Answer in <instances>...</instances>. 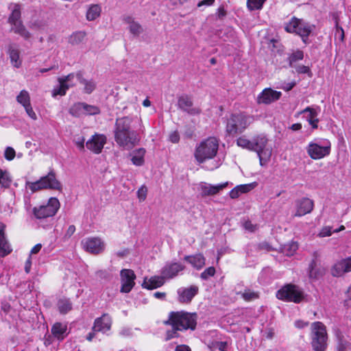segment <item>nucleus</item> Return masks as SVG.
Returning <instances> with one entry per match:
<instances>
[{
    "instance_id": "28",
    "label": "nucleus",
    "mask_w": 351,
    "mask_h": 351,
    "mask_svg": "<svg viewBox=\"0 0 351 351\" xmlns=\"http://www.w3.org/2000/svg\"><path fill=\"white\" fill-rule=\"evenodd\" d=\"M184 259L198 270L202 269L206 263V259L202 254L185 256Z\"/></svg>"
},
{
    "instance_id": "56",
    "label": "nucleus",
    "mask_w": 351,
    "mask_h": 351,
    "mask_svg": "<svg viewBox=\"0 0 351 351\" xmlns=\"http://www.w3.org/2000/svg\"><path fill=\"white\" fill-rule=\"evenodd\" d=\"M166 279L168 278L163 277V275L162 274L160 276H155V289L162 286L165 284Z\"/></svg>"
},
{
    "instance_id": "25",
    "label": "nucleus",
    "mask_w": 351,
    "mask_h": 351,
    "mask_svg": "<svg viewBox=\"0 0 351 351\" xmlns=\"http://www.w3.org/2000/svg\"><path fill=\"white\" fill-rule=\"evenodd\" d=\"M116 143L121 147L125 149H130L138 142L136 134L120 136V141L118 136H114Z\"/></svg>"
},
{
    "instance_id": "45",
    "label": "nucleus",
    "mask_w": 351,
    "mask_h": 351,
    "mask_svg": "<svg viewBox=\"0 0 351 351\" xmlns=\"http://www.w3.org/2000/svg\"><path fill=\"white\" fill-rule=\"evenodd\" d=\"M215 269L214 267H209L208 268H206L201 274H200V278L202 279V280H208L210 277H212L215 275Z\"/></svg>"
},
{
    "instance_id": "30",
    "label": "nucleus",
    "mask_w": 351,
    "mask_h": 351,
    "mask_svg": "<svg viewBox=\"0 0 351 351\" xmlns=\"http://www.w3.org/2000/svg\"><path fill=\"white\" fill-rule=\"evenodd\" d=\"M10 31L19 35L25 40H29L32 37L31 33L27 29L22 22L11 25Z\"/></svg>"
},
{
    "instance_id": "40",
    "label": "nucleus",
    "mask_w": 351,
    "mask_h": 351,
    "mask_svg": "<svg viewBox=\"0 0 351 351\" xmlns=\"http://www.w3.org/2000/svg\"><path fill=\"white\" fill-rule=\"evenodd\" d=\"M237 144L239 147H241L243 148H245V149L252 151V149H253L252 141H250L244 136L239 137L237 140Z\"/></svg>"
},
{
    "instance_id": "55",
    "label": "nucleus",
    "mask_w": 351,
    "mask_h": 351,
    "mask_svg": "<svg viewBox=\"0 0 351 351\" xmlns=\"http://www.w3.org/2000/svg\"><path fill=\"white\" fill-rule=\"evenodd\" d=\"M243 227L246 230L253 232L257 229V226L254 225L250 221H245L243 223Z\"/></svg>"
},
{
    "instance_id": "21",
    "label": "nucleus",
    "mask_w": 351,
    "mask_h": 351,
    "mask_svg": "<svg viewBox=\"0 0 351 351\" xmlns=\"http://www.w3.org/2000/svg\"><path fill=\"white\" fill-rule=\"evenodd\" d=\"M112 326V319L108 314H104L101 317L97 318L93 326V331L106 333L109 331Z\"/></svg>"
},
{
    "instance_id": "49",
    "label": "nucleus",
    "mask_w": 351,
    "mask_h": 351,
    "mask_svg": "<svg viewBox=\"0 0 351 351\" xmlns=\"http://www.w3.org/2000/svg\"><path fill=\"white\" fill-rule=\"evenodd\" d=\"M239 189V191L241 194L246 193L250 191L254 187V184H241L237 186Z\"/></svg>"
},
{
    "instance_id": "20",
    "label": "nucleus",
    "mask_w": 351,
    "mask_h": 351,
    "mask_svg": "<svg viewBox=\"0 0 351 351\" xmlns=\"http://www.w3.org/2000/svg\"><path fill=\"white\" fill-rule=\"evenodd\" d=\"M350 271H351V258L337 262L331 268V274L335 277H340Z\"/></svg>"
},
{
    "instance_id": "47",
    "label": "nucleus",
    "mask_w": 351,
    "mask_h": 351,
    "mask_svg": "<svg viewBox=\"0 0 351 351\" xmlns=\"http://www.w3.org/2000/svg\"><path fill=\"white\" fill-rule=\"evenodd\" d=\"M243 298L246 301H251L258 298V295L256 293L250 290H245L242 293Z\"/></svg>"
},
{
    "instance_id": "64",
    "label": "nucleus",
    "mask_w": 351,
    "mask_h": 351,
    "mask_svg": "<svg viewBox=\"0 0 351 351\" xmlns=\"http://www.w3.org/2000/svg\"><path fill=\"white\" fill-rule=\"evenodd\" d=\"M175 351H191V348L186 345H179L176 348Z\"/></svg>"
},
{
    "instance_id": "6",
    "label": "nucleus",
    "mask_w": 351,
    "mask_h": 351,
    "mask_svg": "<svg viewBox=\"0 0 351 351\" xmlns=\"http://www.w3.org/2000/svg\"><path fill=\"white\" fill-rule=\"evenodd\" d=\"M267 138L263 134L255 136L252 139V151L257 153L261 166L265 165L271 156V149L267 147Z\"/></svg>"
},
{
    "instance_id": "16",
    "label": "nucleus",
    "mask_w": 351,
    "mask_h": 351,
    "mask_svg": "<svg viewBox=\"0 0 351 351\" xmlns=\"http://www.w3.org/2000/svg\"><path fill=\"white\" fill-rule=\"evenodd\" d=\"M106 136L104 134H95L87 141L86 146L87 149L95 154L101 152L104 145L106 143Z\"/></svg>"
},
{
    "instance_id": "44",
    "label": "nucleus",
    "mask_w": 351,
    "mask_h": 351,
    "mask_svg": "<svg viewBox=\"0 0 351 351\" xmlns=\"http://www.w3.org/2000/svg\"><path fill=\"white\" fill-rule=\"evenodd\" d=\"M304 58V53H303V51H297L294 53H293L289 58V65L291 66H293V64L298 61V60H302Z\"/></svg>"
},
{
    "instance_id": "61",
    "label": "nucleus",
    "mask_w": 351,
    "mask_h": 351,
    "mask_svg": "<svg viewBox=\"0 0 351 351\" xmlns=\"http://www.w3.org/2000/svg\"><path fill=\"white\" fill-rule=\"evenodd\" d=\"M215 0H202L198 2L197 6L201 8L202 6H210L212 5Z\"/></svg>"
},
{
    "instance_id": "52",
    "label": "nucleus",
    "mask_w": 351,
    "mask_h": 351,
    "mask_svg": "<svg viewBox=\"0 0 351 351\" xmlns=\"http://www.w3.org/2000/svg\"><path fill=\"white\" fill-rule=\"evenodd\" d=\"M332 234V228L330 226L324 227L319 233V237H329Z\"/></svg>"
},
{
    "instance_id": "12",
    "label": "nucleus",
    "mask_w": 351,
    "mask_h": 351,
    "mask_svg": "<svg viewBox=\"0 0 351 351\" xmlns=\"http://www.w3.org/2000/svg\"><path fill=\"white\" fill-rule=\"evenodd\" d=\"M83 249L93 254H98L105 249L104 242L99 237H88L82 241Z\"/></svg>"
},
{
    "instance_id": "19",
    "label": "nucleus",
    "mask_w": 351,
    "mask_h": 351,
    "mask_svg": "<svg viewBox=\"0 0 351 351\" xmlns=\"http://www.w3.org/2000/svg\"><path fill=\"white\" fill-rule=\"evenodd\" d=\"M199 288L195 285L189 287H182L178 289V300L182 303H189L192 299L198 293Z\"/></svg>"
},
{
    "instance_id": "46",
    "label": "nucleus",
    "mask_w": 351,
    "mask_h": 351,
    "mask_svg": "<svg viewBox=\"0 0 351 351\" xmlns=\"http://www.w3.org/2000/svg\"><path fill=\"white\" fill-rule=\"evenodd\" d=\"M298 250V244L292 242L287 245L285 246L284 252L287 256H291Z\"/></svg>"
},
{
    "instance_id": "11",
    "label": "nucleus",
    "mask_w": 351,
    "mask_h": 351,
    "mask_svg": "<svg viewBox=\"0 0 351 351\" xmlns=\"http://www.w3.org/2000/svg\"><path fill=\"white\" fill-rule=\"evenodd\" d=\"M330 142L325 140L321 143L311 142L306 151L309 156L314 160H319L330 154Z\"/></svg>"
},
{
    "instance_id": "32",
    "label": "nucleus",
    "mask_w": 351,
    "mask_h": 351,
    "mask_svg": "<svg viewBox=\"0 0 351 351\" xmlns=\"http://www.w3.org/2000/svg\"><path fill=\"white\" fill-rule=\"evenodd\" d=\"M101 11V7L99 5H91L86 12V19L90 21L95 20L100 16Z\"/></svg>"
},
{
    "instance_id": "5",
    "label": "nucleus",
    "mask_w": 351,
    "mask_h": 351,
    "mask_svg": "<svg viewBox=\"0 0 351 351\" xmlns=\"http://www.w3.org/2000/svg\"><path fill=\"white\" fill-rule=\"evenodd\" d=\"M327 332L324 324L315 322L311 324V346L315 351H324L327 346Z\"/></svg>"
},
{
    "instance_id": "59",
    "label": "nucleus",
    "mask_w": 351,
    "mask_h": 351,
    "mask_svg": "<svg viewBox=\"0 0 351 351\" xmlns=\"http://www.w3.org/2000/svg\"><path fill=\"white\" fill-rule=\"evenodd\" d=\"M295 70L298 73H311L309 67L304 65L298 66L295 67Z\"/></svg>"
},
{
    "instance_id": "48",
    "label": "nucleus",
    "mask_w": 351,
    "mask_h": 351,
    "mask_svg": "<svg viewBox=\"0 0 351 351\" xmlns=\"http://www.w3.org/2000/svg\"><path fill=\"white\" fill-rule=\"evenodd\" d=\"M15 151L14 149L11 147H6L5 152H4V156L5 159L8 160H12L15 157Z\"/></svg>"
},
{
    "instance_id": "38",
    "label": "nucleus",
    "mask_w": 351,
    "mask_h": 351,
    "mask_svg": "<svg viewBox=\"0 0 351 351\" xmlns=\"http://www.w3.org/2000/svg\"><path fill=\"white\" fill-rule=\"evenodd\" d=\"M84 103H76L71 107L69 112L71 115L79 117L84 115Z\"/></svg>"
},
{
    "instance_id": "58",
    "label": "nucleus",
    "mask_w": 351,
    "mask_h": 351,
    "mask_svg": "<svg viewBox=\"0 0 351 351\" xmlns=\"http://www.w3.org/2000/svg\"><path fill=\"white\" fill-rule=\"evenodd\" d=\"M143 287L149 290H152L154 289V278L152 277L148 280L145 278L143 283Z\"/></svg>"
},
{
    "instance_id": "36",
    "label": "nucleus",
    "mask_w": 351,
    "mask_h": 351,
    "mask_svg": "<svg viewBox=\"0 0 351 351\" xmlns=\"http://www.w3.org/2000/svg\"><path fill=\"white\" fill-rule=\"evenodd\" d=\"M16 101L23 106L31 104L29 93L26 90H22L16 96Z\"/></svg>"
},
{
    "instance_id": "43",
    "label": "nucleus",
    "mask_w": 351,
    "mask_h": 351,
    "mask_svg": "<svg viewBox=\"0 0 351 351\" xmlns=\"http://www.w3.org/2000/svg\"><path fill=\"white\" fill-rule=\"evenodd\" d=\"M85 36L86 34L83 32L75 33L71 36L70 42L73 45H77L84 40Z\"/></svg>"
},
{
    "instance_id": "13",
    "label": "nucleus",
    "mask_w": 351,
    "mask_h": 351,
    "mask_svg": "<svg viewBox=\"0 0 351 351\" xmlns=\"http://www.w3.org/2000/svg\"><path fill=\"white\" fill-rule=\"evenodd\" d=\"M132 119L128 117L117 119L115 123L114 136L134 134L136 132L132 128Z\"/></svg>"
},
{
    "instance_id": "41",
    "label": "nucleus",
    "mask_w": 351,
    "mask_h": 351,
    "mask_svg": "<svg viewBox=\"0 0 351 351\" xmlns=\"http://www.w3.org/2000/svg\"><path fill=\"white\" fill-rule=\"evenodd\" d=\"M84 115H93L97 114L99 112V108L95 106L88 105L84 103Z\"/></svg>"
},
{
    "instance_id": "63",
    "label": "nucleus",
    "mask_w": 351,
    "mask_h": 351,
    "mask_svg": "<svg viewBox=\"0 0 351 351\" xmlns=\"http://www.w3.org/2000/svg\"><path fill=\"white\" fill-rule=\"evenodd\" d=\"M84 141L85 140L83 137L79 138L75 141V145L81 150H83L84 148Z\"/></svg>"
},
{
    "instance_id": "42",
    "label": "nucleus",
    "mask_w": 351,
    "mask_h": 351,
    "mask_svg": "<svg viewBox=\"0 0 351 351\" xmlns=\"http://www.w3.org/2000/svg\"><path fill=\"white\" fill-rule=\"evenodd\" d=\"M11 180L8 172L0 169V184L3 186H8Z\"/></svg>"
},
{
    "instance_id": "22",
    "label": "nucleus",
    "mask_w": 351,
    "mask_h": 351,
    "mask_svg": "<svg viewBox=\"0 0 351 351\" xmlns=\"http://www.w3.org/2000/svg\"><path fill=\"white\" fill-rule=\"evenodd\" d=\"M178 104L181 110L191 115H197L201 112V110L199 108L193 106V101L187 95L179 97Z\"/></svg>"
},
{
    "instance_id": "62",
    "label": "nucleus",
    "mask_w": 351,
    "mask_h": 351,
    "mask_svg": "<svg viewBox=\"0 0 351 351\" xmlns=\"http://www.w3.org/2000/svg\"><path fill=\"white\" fill-rule=\"evenodd\" d=\"M41 248H42V245L40 243H38L36 245H34L30 251L29 256L31 257V255L36 254L40 252V250H41Z\"/></svg>"
},
{
    "instance_id": "37",
    "label": "nucleus",
    "mask_w": 351,
    "mask_h": 351,
    "mask_svg": "<svg viewBox=\"0 0 351 351\" xmlns=\"http://www.w3.org/2000/svg\"><path fill=\"white\" fill-rule=\"evenodd\" d=\"M313 256L314 258L311 261V263L309 264L308 275L309 277L311 278H317L319 275L318 270L316 269L317 263L315 258L317 257V253L315 252L313 253Z\"/></svg>"
},
{
    "instance_id": "35",
    "label": "nucleus",
    "mask_w": 351,
    "mask_h": 351,
    "mask_svg": "<svg viewBox=\"0 0 351 351\" xmlns=\"http://www.w3.org/2000/svg\"><path fill=\"white\" fill-rule=\"evenodd\" d=\"M59 312L61 314H66L72 309V304L69 299H60L57 304Z\"/></svg>"
},
{
    "instance_id": "23",
    "label": "nucleus",
    "mask_w": 351,
    "mask_h": 351,
    "mask_svg": "<svg viewBox=\"0 0 351 351\" xmlns=\"http://www.w3.org/2000/svg\"><path fill=\"white\" fill-rule=\"evenodd\" d=\"M184 266L179 263H172L166 265L161 270V274L163 277L168 279L176 277L179 272L184 270Z\"/></svg>"
},
{
    "instance_id": "54",
    "label": "nucleus",
    "mask_w": 351,
    "mask_h": 351,
    "mask_svg": "<svg viewBox=\"0 0 351 351\" xmlns=\"http://www.w3.org/2000/svg\"><path fill=\"white\" fill-rule=\"evenodd\" d=\"M214 348L220 351H226L228 343L226 341H217L214 343Z\"/></svg>"
},
{
    "instance_id": "3",
    "label": "nucleus",
    "mask_w": 351,
    "mask_h": 351,
    "mask_svg": "<svg viewBox=\"0 0 351 351\" xmlns=\"http://www.w3.org/2000/svg\"><path fill=\"white\" fill-rule=\"evenodd\" d=\"M254 118L244 112L232 114L226 121V131L229 135L243 132L252 123Z\"/></svg>"
},
{
    "instance_id": "27",
    "label": "nucleus",
    "mask_w": 351,
    "mask_h": 351,
    "mask_svg": "<svg viewBox=\"0 0 351 351\" xmlns=\"http://www.w3.org/2000/svg\"><path fill=\"white\" fill-rule=\"evenodd\" d=\"M51 330L53 336L59 341L63 340L69 334L67 324L61 322H56Z\"/></svg>"
},
{
    "instance_id": "34",
    "label": "nucleus",
    "mask_w": 351,
    "mask_h": 351,
    "mask_svg": "<svg viewBox=\"0 0 351 351\" xmlns=\"http://www.w3.org/2000/svg\"><path fill=\"white\" fill-rule=\"evenodd\" d=\"M145 150L144 149H138L133 152L132 155V162L134 165L141 166L144 162V156Z\"/></svg>"
},
{
    "instance_id": "8",
    "label": "nucleus",
    "mask_w": 351,
    "mask_h": 351,
    "mask_svg": "<svg viewBox=\"0 0 351 351\" xmlns=\"http://www.w3.org/2000/svg\"><path fill=\"white\" fill-rule=\"evenodd\" d=\"M285 30L289 33H295L300 36L304 42L308 38L312 32L313 27L303 20L293 17L291 20L286 24Z\"/></svg>"
},
{
    "instance_id": "18",
    "label": "nucleus",
    "mask_w": 351,
    "mask_h": 351,
    "mask_svg": "<svg viewBox=\"0 0 351 351\" xmlns=\"http://www.w3.org/2000/svg\"><path fill=\"white\" fill-rule=\"evenodd\" d=\"M228 184V182L217 185H212L206 182H201L199 184L198 189L202 197L215 195L225 189Z\"/></svg>"
},
{
    "instance_id": "33",
    "label": "nucleus",
    "mask_w": 351,
    "mask_h": 351,
    "mask_svg": "<svg viewBox=\"0 0 351 351\" xmlns=\"http://www.w3.org/2000/svg\"><path fill=\"white\" fill-rule=\"evenodd\" d=\"M22 22L21 20V8L17 4H14L12 8V13L8 18L10 26L14 23Z\"/></svg>"
},
{
    "instance_id": "51",
    "label": "nucleus",
    "mask_w": 351,
    "mask_h": 351,
    "mask_svg": "<svg viewBox=\"0 0 351 351\" xmlns=\"http://www.w3.org/2000/svg\"><path fill=\"white\" fill-rule=\"evenodd\" d=\"M147 189L145 186H141L137 191V195L140 201H144L146 198Z\"/></svg>"
},
{
    "instance_id": "2",
    "label": "nucleus",
    "mask_w": 351,
    "mask_h": 351,
    "mask_svg": "<svg viewBox=\"0 0 351 351\" xmlns=\"http://www.w3.org/2000/svg\"><path fill=\"white\" fill-rule=\"evenodd\" d=\"M219 141L215 137H208L201 141L195 147L194 157L199 164L213 158L217 153Z\"/></svg>"
},
{
    "instance_id": "57",
    "label": "nucleus",
    "mask_w": 351,
    "mask_h": 351,
    "mask_svg": "<svg viewBox=\"0 0 351 351\" xmlns=\"http://www.w3.org/2000/svg\"><path fill=\"white\" fill-rule=\"evenodd\" d=\"M169 141L173 143H177L180 141V135L179 133L177 131L172 132L169 136Z\"/></svg>"
},
{
    "instance_id": "29",
    "label": "nucleus",
    "mask_w": 351,
    "mask_h": 351,
    "mask_svg": "<svg viewBox=\"0 0 351 351\" xmlns=\"http://www.w3.org/2000/svg\"><path fill=\"white\" fill-rule=\"evenodd\" d=\"M5 226H1L0 228V255L5 256L12 252L10 245L5 239L4 233Z\"/></svg>"
},
{
    "instance_id": "31",
    "label": "nucleus",
    "mask_w": 351,
    "mask_h": 351,
    "mask_svg": "<svg viewBox=\"0 0 351 351\" xmlns=\"http://www.w3.org/2000/svg\"><path fill=\"white\" fill-rule=\"evenodd\" d=\"M80 83L84 86L83 90L86 94H90L96 88V83L93 80H86L81 72H78Z\"/></svg>"
},
{
    "instance_id": "7",
    "label": "nucleus",
    "mask_w": 351,
    "mask_h": 351,
    "mask_svg": "<svg viewBox=\"0 0 351 351\" xmlns=\"http://www.w3.org/2000/svg\"><path fill=\"white\" fill-rule=\"evenodd\" d=\"M276 297L279 300L286 302L300 303L304 299V293L298 286L289 284L278 290Z\"/></svg>"
},
{
    "instance_id": "4",
    "label": "nucleus",
    "mask_w": 351,
    "mask_h": 351,
    "mask_svg": "<svg viewBox=\"0 0 351 351\" xmlns=\"http://www.w3.org/2000/svg\"><path fill=\"white\" fill-rule=\"evenodd\" d=\"M27 187L32 191L36 192L43 189H53L62 191V184L56 178V174L51 171L45 176H43L36 182H27Z\"/></svg>"
},
{
    "instance_id": "15",
    "label": "nucleus",
    "mask_w": 351,
    "mask_h": 351,
    "mask_svg": "<svg viewBox=\"0 0 351 351\" xmlns=\"http://www.w3.org/2000/svg\"><path fill=\"white\" fill-rule=\"evenodd\" d=\"M281 95V92L266 88L257 96L256 102L258 104H270L278 100Z\"/></svg>"
},
{
    "instance_id": "14",
    "label": "nucleus",
    "mask_w": 351,
    "mask_h": 351,
    "mask_svg": "<svg viewBox=\"0 0 351 351\" xmlns=\"http://www.w3.org/2000/svg\"><path fill=\"white\" fill-rule=\"evenodd\" d=\"M121 292L129 293L135 285L136 276L131 269H124L121 271Z\"/></svg>"
},
{
    "instance_id": "24",
    "label": "nucleus",
    "mask_w": 351,
    "mask_h": 351,
    "mask_svg": "<svg viewBox=\"0 0 351 351\" xmlns=\"http://www.w3.org/2000/svg\"><path fill=\"white\" fill-rule=\"evenodd\" d=\"M8 53L9 55L12 65L15 68L21 67L22 60L20 56V50L17 45L10 44L8 47Z\"/></svg>"
},
{
    "instance_id": "17",
    "label": "nucleus",
    "mask_w": 351,
    "mask_h": 351,
    "mask_svg": "<svg viewBox=\"0 0 351 351\" xmlns=\"http://www.w3.org/2000/svg\"><path fill=\"white\" fill-rule=\"evenodd\" d=\"M314 206L313 201L307 197H303L295 202V213L294 217H302L310 213Z\"/></svg>"
},
{
    "instance_id": "39",
    "label": "nucleus",
    "mask_w": 351,
    "mask_h": 351,
    "mask_svg": "<svg viewBox=\"0 0 351 351\" xmlns=\"http://www.w3.org/2000/svg\"><path fill=\"white\" fill-rule=\"evenodd\" d=\"M266 0H247V6L250 10H260Z\"/></svg>"
},
{
    "instance_id": "60",
    "label": "nucleus",
    "mask_w": 351,
    "mask_h": 351,
    "mask_svg": "<svg viewBox=\"0 0 351 351\" xmlns=\"http://www.w3.org/2000/svg\"><path fill=\"white\" fill-rule=\"evenodd\" d=\"M239 188L237 186L233 189H232L230 192V197L232 199H236L239 197L241 194L239 191Z\"/></svg>"
},
{
    "instance_id": "10",
    "label": "nucleus",
    "mask_w": 351,
    "mask_h": 351,
    "mask_svg": "<svg viewBox=\"0 0 351 351\" xmlns=\"http://www.w3.org/2000/svg\"><path fill=\"white\" fill-rule=\"evenodd\" d=\"M60 208V202L56 197H51L47 204L34 207V214L37 219H41L53 216Z\"/></svg>"
},
{
    "instance_id": "50",
    "label": "nucleus",
    "mask_w": 351,
    "mask_h": 351,
    "mask_svg": "<svg viewBox=\"0 0 351 351\" xmlns=\"http://www.w3.org/2000/svg\"><path fill=\"white\" fill-rule=\"evenodd\" d=\"M23 108H25V112L27 114V115L33 120H36L37 119V116H36V114L35 113V112L34 111L32 107V105L29 104V105H27V106H23Z\"/></svg>"
},
{
    "instance_id": "53",
    "label": "nucleus",
    "mask_w": 351,
    "mask_h": 351,
    "mask_svg": "<svg viewBox=\"0 0 351 351\" xmlns=\"http://www.w3.org/2000/svg\"><path fill=\"white\" fill-rule=\"evenodd\" d=\"M317 115L313 116L312 114H309L307 120L309 124L312 126L313 129L317 128V123L319 122L318 119H317Z\"/></svg>"
},
{
    "instance_id": "26",
    "label": "nucleus",
    "mask_w": 351,
    "mask_h": 351,
    "mask_svg": "<svg viewBox=\"0 0 351 351\" xmlns=\"http://www.w3.org/2000/svg\"><path fill=\"white\" fill-rule=\"evenodd\" d=\"M123 21L128 25L129 31L134 36H138L143 32V28L141 25L136 21L132 16H124Z\"/></svg>"
},
{
    "instance_id": "1",
    "label": "nucleus",
    "mask_w": 351,
    "mask_h": 351,
    "mask_svg": "<svg viewBox=\"0 0 351 351\" xmlns=\"http://www.w3.org/2000/svg\"><path fill=\"white\" fill-rule=\"evenodd\" d=\"M165 323L172 326V330L167 332L165 337L166 340H169L178 336V330H194L197 325V315L184 311L171 312Z\"/></svg>"
},
{
    "instance_id": "9",
    "label": "nucleus",
    "mask_w": 351,
    "mask_h": 351,
    "mask_svg": "<svg viewBox=\"0 0 351 351\" xmlns=\"http://www.w3.org/2000/svg\"><path fill=\"white\" fill-rule=\"evenodd\" d=\"M58 82L59 85L53 89V97H56L57 95H64L69 88L74 86L77 82H80L78 72L76 73H70L65 77H58Z\"/></svg>"
}]
</instances>
